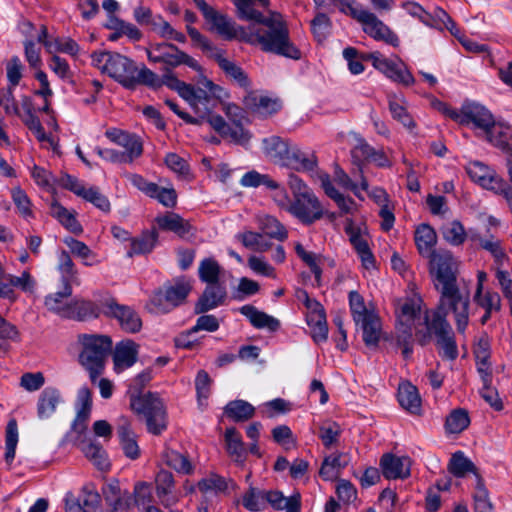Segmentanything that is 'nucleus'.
<instances>
[{
    "label": "nucleus",
    "mask_w": 512,
    "mask_h": 512,
    "mask_svg": "<svg viewBox=\"0 0 512 512\" xmlns=\"http://www.w3.org/2000/svg\"><path fill=\"white\" fill-rule=\"evenodd\" d=\"M430 259V272L441 292L437 309H449L455 316L457 330L464 333L469 320L468 295H462L456 285L457 262L448 251H440Z\"/></svg>",
    "instance_id": "nucleus-1"
},
{
    "label": "nucleus",
    "mask_w": 512,
    "mask_h": 512,
    "mask_svg": "<svg viewBox=\"0 0 512 512\" xmlns=\"http://www.w3.org/2000/svg\"><path fill=\"white\" fill-rule=\"evenodd\" d=\"M240 40L258 45L264 52L298 60L300 50L291 41L289 29L281 14L270 12L260 23L240 29Z\"/></svg>",
    "instance_id": "nucleus-2"
},
{
    "label": "nucleus",
    "mask_w": 512,
    "mask_h": 512,
    "mask_svg": "<svg viewBox=\"0 0 512 512\" xmlns=\"http://www.w3.org/2000/svg\"><path fill=\"white\" fill-rule=\"evenodd\" d=\"M155 78L153 84L144 85L153 89L165 85L171 90L176 91L190 105L193 111L196 114H200L202 118L208 115L213 107V98H228V93L225 89L207 78H203L197 88L179 80L171 69H165L161 77L155 73Z\"/></svg>",
    "instance_id": "nucleus-3"
},
{
    "label": "nucleus",
    "mask_w": 512,
    "mask_h": 512,
    "mask_svg": "<svg viewBox=\"0 0 512 512\" xmlns=\"http://www.w3.org/2000/svg\"><path fill=\"white\" fill-rule=\"evenodd\" d=\"M91 64L130 90L139 85L153 84L156 79L155 72L145 65L138 67L132 59L116 52L96 51L91 55Z\"/></svg>",
    "instance_id": "nucleus-4"
},
{
    "label": "nucleus",
    "mask_w": 512,
    "mask_h": 512,
    "mask_svg": "<svg viewBox=\"0 0 512 512\" xmlns=\"http://www.w3.org/2000/svg\"><path fill=\"white\" fill-rule=\"evenodd\" d=\"M334 9L350 16L362 27L369 37L376 41H383L393 47L398 46V36L378 16L360 4L357 0H333Z\"/></svg>",
    "instance_id": "nucleus-5"
},
{
    "label": "nucleus",
    "mask_w": 512,
    "mask_h": 512,
    "mask_svg": "<svg viewBox=\"0 0 512 512\" xmlns=\"http://www.w3.org/2000/svg\"><path fill=\"white\" fill-rule=\"evenodd\" d=\"M449 309L426 310L423 316L424 329H417L416 336L420 344L425 345L434 335L442 350V354L448 359L457 357V347L450 324L446 320Z\"/></svg>",
    "instance_id": "nucleus-6"
},
{
    "label": "nucleus",
    "mask_w": 512,
    "mask_h": 512,
    "mask_svg": "<svg viewBox=\"0 0 512 512\" xmlns=\"http://www.w3.org/2000/svg\"><path fill=\"white\" fill-rule=\"evenodd\" d=\"M287 185L292 193L288 213L303 224H312L323 216V207L318 197L296 174L290 173Z\"/></svg>",
    "instance_id": "nucleus-7"
},
{
    "label": "nucleus",
    "mask_w": 512,
    "mask_h": 512,
    "mask_svg": "<svg viewBox=\"0 0 512 512\" xmlns=\"http://www.w3.org/2000/svg\"><path fill=\"white\" fill-rule=\"evenodd\" d=\"M421 305V298L413 296L400 301L396 307L397 343L402 347L404 358H409L412 354L413 332L424 329Z\"/></svg>",
    "instance_id": "nucleus-8"
},
{
    "label": "nucleus",
    "mask_w": 512,
    "mask_h": 512,
    "mask_svg": "<svg viewBox=\"0 0 512 512\" xmlns=\"http://www.w3.org/2000/svg\"><path fill=\"white\" fill-rule=\"evenodd\" d=\"M79 342L82 345L79 361L94 382L103 371L105 359L112 350V340L105 335L83 334Z\"/></svg>",
    "instance_id": "nucleus-9"
},
{
    "label": "nucleus",
    "mask_w": 512,
    "mask_h": 512,
    "mask_svg": "<svg viewBox=\"0 0 512 512\" xmlns=\"http://www.w3.org/2000/svg\"><path fill=\"white\" fill-rule=\"evenodd\" d=\"M131 409L145 419L150 433L159 435L167 427L166 409L162 400L152 393L130 398Z\"/></svg>",
    "instance_id": "nucleus-10"
},
{
    "label": "nucleus",
    "mask_w": 512,
    "mask_h": 512,
    "mask_svg": "<svg viewBox=\"0 0 512 512\" xmlns=\"http://www.w3.org/2000/svg\"><path fill=\"white\" fill-rule=\"evenodd\" d=\"M192 290V280L187 277H179L156 291L151 299V311L155 313H167L181 305Z\"/></svg>",
    "instance_id": "nucleus-11"
},
{
    "label": "nucleus",
    "mask_w": 512,
    "mask_h": 512,
    "mask_svg": "<svg viewBox=\"0 0 512 512\" xmlns=\"http://www.w3.org/2000/svg\"><path fill=\"white\" fill-rule=\"evenodd\" d=\"M146 51L150 62L163 63L167 66L166 69L175 68L182 64L196 71L201 69L197 60L170 43H151Z\"/></svg>",
    "instance_id": "nucleus-12"
},
{
    "label": "nucleus",
    "mask_w": 512,
    "mask_h": 512,
    "mask_svg": "<svg viewBox=\"0 0 512 512\" xmlns=\"http://www.w3.org/2000/svg\"><path fill=\"white\" fill-rule=\"evenodd\" d=\"M368 59L375 69L383 73L390 80L404 86H410L415 83L413 75L400 58L396 56L387 58L380 52H372L369 54Z\"/></svg>",
    "instance_id": "nucleus-13"
},
{
    "label": "nucleus",
    "mask_w": 512,
    "mask_h": 512,
    "mask_svg": "<svg viewBox=\"0 0 512 512\" xmlns=\"http://www.w3.org/2000/svg\"><path fill=\"white\" fill-rule=\"evenodd\" d=\"M195 2L197 7L202 12L205 20L211 25L212 30L216 31L226 40H231L234 38L240 39V29H244L243 27L237 26L231 18L216 11L204 0H195Z\"/></svg>",
    "instance_id": "nucleus-14"
},
{
    "label": "nucleus",
    "mask_w": 512,
    "mask_h": 512,
    "mask_svg": "<svg viewBox=\"0 0 512 512\" xmlns=\"http://www.w3.org/2000/svg\"><path fill=\"white\" fill-rule=\"evenodd\" d=\"M493 120L492 113L477 102L466 101L461 106V125L471 126L483 134L492 125Z\"/></svg>",
    "instance_id": "nucleus-15"
},
{
    "label": "nucleus",
    "mask_w": 512,
    "mask_h": 512,
    "mask_svg": "<svg viewBox=\"0 0 512 512\" xmlns=\"http://www.w3.org/2000/svg\"><path fill=\"white\" fill-rule=\"evenodd\" d=\"M466 172L472 181L481 187L499 193L507 184L491 167L480 161H472L466 165Z\"/></svg>",
    "instance_id": "nucleus-16"
},
{
    "label": "nucleus",
    "mask_w": 512,
    "mask_h": 512,
    "mask_svg": "<svg viewBox=\"0 0 512 512\" xmlns=\"http://www.w3.org/2000/svg\"><path fill=\"white\" fill-rule=\"evenodd\" d=\"M105 136L111 142L125 149L122 155L126 163H132L143 153L142 141L135 134L117 128H110L106 130Z\"/></svg>",
    "instance_id": "nucleus-17"
},
{
    "label": "nucleus",
    "mask_w": 512,
    "mask_h": 512,
    "mask_svg": "<svg viewBox=\"0 0 512 512\" xmlns=\"http://www.w3.org/2000/svg\"><path fill=\"white\" fill-rule=\"evenodd\" d=\"M245 107L260 117L267 118L282 109V101L278 97H272L256 92H250L244 97Z\"/></svg>",
    "instance_id": "nucleus-18"
},
{
    "label": "nucleus",
    "mask_w": 512,
    "mask_h": 512,
    "mask_svg": "<svg viewBox=\"0 0 512 512\" xmlns=\"http://www.w3.org/2000/svg\"><path fill=\"white\" fill-rule=\"evenodd\" d=\"M308 303L306 322L311 337L316 343L325 342L328 337V326L324 308L319 302L308 301Z\"/></svg>",
    "instance_id": "nucleus-19"
},
{
    "label": "nucleus",
    "mask_w": 512,
    "mask_h": 512,
    "mask_svg": "<svg viewBox=\"0 0 512 512\" xmlns=\"http://www.w3.org/2000/svg\"><path fill=\"white\" fill-rule=\"evenodd\" d=\"M235 487L236 484L234 481L215 473L207 475L197 483V488L205 501L220 495H227L231 490H234Z\"/></svg>",
    "instance_id": "nucleus-20"
},
{
    "label": "nucleus",
    "mask_w": 512,
    "mask_h": 512,
    "mask_svg": "<svg viewBox=\"0 0 512 512\" xmlns=\"http://www.w3.org/2000/svg\"><path fill=\"white\" fill-rule=\"evenodd\" d=\"M139 354V345L132 340H122L115 345L113 351V364L114 371L121 373L124 370L132 367Z\"/></svg>",
    "instance_id": "nucleus-21"
},
{
    "label": "nucleus",
    "mask_w": 512,
    "mask_h": 512,
    "mask_svg": "<svg viewBox=\"0 0 512 512\" xmlns=\"http://www.w3.org/2000/svg\"><path fill=\"white\" fill-rule=\"evenodd\" d=\"M380 466L386 479H405L410 476L411 459L407 456L385 454L381 458Z\"/></svg>",
    "instance_id": "nucleus-22"
},
{
    "label": "nucleus",
    "mask_w": 512,
    "mask_h": 512,
    "mask_svg": "<svg viewBox=\"0 0 512 512\" xmlns=\"http://www.w3.org/2000/svg\"><path fill=\"white\" fill-rule=\"evenodd\" d=\"M291 143L288 139L272 135L262 140V150L272 163L283 166Z\"/></svg>",
    "instance_id": "nucleus-23"
},
{
    "label": "nucleus",
    "mask_w": 512,
    "mask_h": 512,
    "mask_svg": "<svg viewBox=\"0 0 512 512\" xmlns=\"http://www.w3.org/2000/svg\"><path fill=\"white\" fill-rule=\"evenodd\" d=\"M227 293L223 286L218 284L207 285L201 297L195 304V313L201 314L224 304Z\"/></svg>",
    "instance_id": "nucleus-24"
},
{
    "label": "nucleus",
    "mask_w": 512,
    "mask_h": 512,
    "mask_svg": "<svg viewBox=\"0 0 512 512\" xmlns=\"http://www.w3.org/2000/svg\"><path fill=\"white\" fill-rule=\"evenodd\" d=\"M107 314L115 317L121 328L129 333L138 332L142 322L138 314L129 307L110 303L107 306Z\"/></svg>",
    "instance_id": "nucleus-25"
},
{
    "label": "nucleus",
    "mask_w": 512,
    "mask_h": 512,
    "mask_svg": "<svg viewBox=\"0 0 512 512\" xmlns=\"http://www.w3.org/2000/svg\"><path fill=\"white\" fill-rule=\"evenodd\" d=\"M317 164L316 157L302 151L298 145L291 143L288 155L282 167L296 171H312Z\"/></svg>",
    "instance_id": "nucleus-26"
},
{
    "label": "nucleus",
    "mask_w": 512,
    "mask_h": 512,
    "mask_svg": "<svg viewBox=\"0 0 512 512\" xmlns=\"http://www.w3.org/2000/svg\"><path fill=\"white\" fill-rule=\"evenodd\" d=\"M173 475L166 470H161L156 476V491L162 505L171 507L179 501L177 494L173 493Z\"/></svg>",
    "instance_id": "nucleus-27"
},
{
    "label": "nucleus",
    "mask_w": 512,
    "mask_h": 512,
    "mask_svg": "<svg viewBox=\"0 0 512 512\" xmlns=\"http://www.w3.org/2000/svg\"><path fill=\"white\" fill-rule=\"evenodd\" d=\"M105 27L114 31L110 36V41H116L122 36H127L132 41H139L142 37L140 30L132 23L125 22L124 20L110 15Z\"/></svg>",
    "instance_id": "nucleus-28"
},
{
    "label": "nucleus",
    "mask_w": 512,
    "mask_h": 512,
    "mask_svg": "<svg viewBox=\"0 0 512 512\" xmlns=\"http://www.w3.org/2000/svg\"><path fill=\"white\" fill-rule=\"evenodd\" d=\"M398 401L403 409L411 414L419 415L421 412V398L416 386L410 382H402L398 387Z\"/></svg>",
    "instance_id": "nucleus-29"
},
{
    "label": "nucleus",
    "mask_w": 512,
    "mask_h": 512,
    "mask_svg": "<svg viewBox=\"0 0 512 512\" xmlns=\"http://www.w3.org/2000/svg\"><path fill=\"white\" fill-rule=\"evenodd\" d=\"M414 238L417 249L423 257L430 258L438 253L434 251L437 242L436 232L428 224L418 226L415 230Z\"/></svg>",
    "instance_id": "nucleus-30"
},
{
    "label": "nucleus",
    "mask_w": 512,
    "mask_h": 512,
    "mask_svg": "<svg viewBox=\"0 0 512 512\" xmlns=\"http://www.w3.org/2000/svg\"><path fill=\"white\" fill-rule=\"evenodd\" d=\"M71 295L72 287L63 285V289L61 291L46 296L44 302L45 306L49 311L59 315L62 318H66V316L70 315L69 306L71 301H69V298Z\"/></svg>",
    "instance_id": "nucleus-31"
},
{
    "label": "nucleus",
    "mask_w": 512,
    "mask_h": 512,
    "mask_svg": "<svg viewBox=\"0 0 512 512\" xmlns=\"http://www.w3.org/2000/svg\"><path fill=\"white\" fill-rule=\"evenodd\" d=\"M485 139L492 145L506 150L512 143V127L503 122L492 121V125L486 130Z\"/></svg>",
    "instance_id": "nucleus-32"
},
{
    "label": "nucleus",
    "mask_w": 512,
    "mask_h": 512,
    "mask_svg": "<svg viewBox=\"0 0 512 512\" xmlns=\"http://www.w3.org/2000/svg\"><path fill=\"white\" fill-rule=\"evenodd\" d=\"M239 311L257 329L276 331L280 327V322L276 318L266 314L265 312L259 311L252 305H244L239 309Z\"/></svg>",
    "instance_id": "nucleus-33"
},
{
    "label": "nucleus",
    "mask_w": 512,
    "mask_h": 512,
    "mask_svg": "<svg viewBox=\"0 0 512 512\" xmlns=\"http://www.w3.org/2000/svg\"><path fill=\"white\" fill-rule=\"evenodd\" d=\"M266 500L274 509L285 512H299L301 509V496L294 493L289 497L280 491H266Z\"/></svg>",
    "instance_id": "nucleus-34"
},
{
    "label": "nucleus",
    "mask_w": 512,
    "mask_h": 512,
    "mask_svg": "<svg viewBox=\"0 0 512 512\" xmlns=\"http://www.w3.org/2000/svg\"><path fill=\"white\" fill-rule=\"evenodd\" d=\"M118 435L124 454L132 460L137 459L140 455V449L136 435L126 418H122V423L118 426Z\"/></svg>",
    "instance_id": "nucleus-35"
},
{
    "label": "nucleus",
    "mask_w": 512,
    "mask_h": 512,
    "mask_svg": "<svg viewBox=\"0 0 512 512\" xmlns=\"http://www.w3.org/2000/svg\"><path fill=\"white\" fill-rule=\"evenodd\" d=\"M79 448L84 456L101 471H107L110 468V462L106 451L101 445L94 441H83Z\"/></svg>",
    "instance_id": "nucleus-36"
},
{
    "label": "nucleus",
    "mask_w": 512,
    "mask_h": 512,
    "mask_svg": "<svg viewBox=\"0 0 512 512\" xmlns=\"http://www.w3.org/2000/svg\"><path fill=\"white\" fill-rule=\"evenodd\" d=\"M61 401L60 392L51 387L45 388L38 400L37 413L41 419H47L54 414Z\"/></svg>",
    "instance_id": "nucleus-37"
},
{
    "label": "nucleus",
    "mask_w": 512,
    "mask_h": 512,
    "mask_svg": "<svg viewBox=\"0 0 512 512\" xmlns=\"http://www.w3.org/2000/svg\"><path fill=\"white\" fill-rule=\"evenodd\" d=\"M447 468L448 471L457 478H463L468 473H473L477 479L480 478L474 463L466 457L462 451H457L452 454Z\"/></svg>",
    "instance_id": "nucleus-38"
},
{
    "label": "nucleus",
    "mask_w": 512,
    "mask_h": 512,
    "mask_svg": "<svg viewBox=\"0 0 512 512\" xmlns=\"http://www.w3.org/2000/svg\"><path fill=\"white\" fill-rule=\"evenodd\" d=\"M50 214L70 232L74 234L82 233V226L77 221L75 214L63 207L59 202L53 201L51 203Z\"/></svg>",
    "instance_id": "nucleus-39"
},
{
    "label": "nucleus",
    "mask_w": 512,
    "mask_h": 512,
    "mask_svg": "<svg viewBox=\"0 0 512 512\" xmlns=\"http://www.w3.org/2000/svg\"><path fill=\"white\" fill-rule=\"evenodd\" d=\"M363 332V341L367 346H376L381 336V323L378 315L368 314V317L358 325Z\"/></svg>",
    "instance_id": "nucleus-40"
},
{
    "label": "nucleus",
    "mask_w": 512,
    "mask_h": 512,
    "mask_svg": "<svg viewBox=\"0 0 512 512\" xmlns=\"http://www.w3.org/2000/svg\"><path fill=\"white\" fill-rule=\"evenodd\" d=\"M58 270L61 274V281L63 285H80V279L78 272L75 268L69 253L67 251H61L58 255Z\"/></svg>",
    "instance_id": "nucleus-41"
},
{
    "label": "nucleus",
    "mask_w": 512,
    "mask_h": 512,
    "mask_svg": "<svg viewBox=\"0 0 512 512\" xmlns=\"http://www.w3.org/2000/svg\"><path fill=\"white\" fill-rule=\"evenodd\" d=\"M226 449L230 457L237 463H243L246 456L244 443L240 433L235 428H227L225 431Z\"/></svg>",
    "instance_id": "nucleus-42"
},
{
    "label": "nucleus",
    "mask_w": 512,
    "mask_h": 512,
    "mask_svg": "<svg viewBox=\"0 0 512 512\" xmlns=\"http://www.w3.org/2000/svg\"><path fill=\"white\" fill-rule=\"evenodd\" d=\"M474 300L479 307L485 310L480 320L482 324H485L490 319L493 312H498L501 308V298L497 292L487 291L479 294L476 292Z\"/></svg>",
    "instance_id": "nucleus-43"
},
{
    "label": "nucleus",
    "mask_w": 512,
    "mask_h": 512,
    "mask_svg": "<svg viewBox=\"0 0 512 512\" xmlns=\"http://www.w3.org/2000/svg\"><path fill=\"white\" fill-rule=\"evenodd\" d=\"M223 269L213 257H207L200 261L198 267L199 279L207 285L218 284Z\"/></svg>",
    "instance_id": "nucleus-44"
},
{
    "label": "nucleus",
    "mask_w": 512,
    "mask_h": 512,
    "mask_svg": "<svg viewBox=\"0 0 512 512\" xmlns=\"http://www.w3.org/2000/svg\"><path fill=\"white\" fill-rule=\"evenodd\" d=\"M217 63L219 67L224 71L226 76L232 79L238 86L245 89L250 86V81L247 74L235 62L225 58L222 55H218Z\"/></svg>",
    "instance_id": "nucleus-45"
},
{
    "label": "nucleus",
    "mask_w": 512,
    "mask_h": 512,
    "mask_svg": "<svg viewBox=\"0 0 512 512\" xmlns=\"http://www.w3.org/2000/svg\"><path fill=\"white\" fill-rule=\"evenodd\" d=\"M227 417L235 422H244L254 416L255 408L245 400H233L227 403L224 408Z\"/></svg>",
    "instance_id": "nucleus-46"
},
{
    "label": "nucleus",
    "mask_w": 512,
    "mask_h": 512,
    "mask_svg": "<svg viewBox=\"0 0 512 512\" xmlns=\"http://www.w3.org/2000/svg\"><path fill=\"white\" fill-rule=\"evenodd\" d=\"M158 239V233L156 230L146 231L138 238L131 239L130 249L127 252L128 257L134 255L145 254L151 252Z\"/></svg>",
    "instance_id": "nucleus-47"
},
{
    "label": "nucleus",
    "mask_w": 512,
    "mask_h": 512,
    "mask_svg": "<svg viewBox=\"0 0 512 512\" xmlns=\"http://www.w3.org/2000/svg\"><path fill=\"white\" fill-rule=\"evenodd\" d=\"M258 224L262 233L270 238L284 241L288 237L286 228L271 215L259 216Z\"/></svg>",
    "instance_id": "nucleus-48"
},
{
    "label": "nucleus",
    "mask_w": 512,
    "mask_h": 512,
    "mask_svg": "<svg viewBox=\"0 0 512 512\" xmlns=\"http://www.w3.org/2000/svg\"><path fill=\"white\" fill-rule=\"evenodd\" d=\"M334 180L343 188L351 190L360 200L364 199L362 191H367L368 189V182L364 176H361V181L357 184L351 180L342 168L336 166L334 170Z\"/></svg>",
    "instance_id": "nucleus-49"
},
{
    "label": "nucleus",
    "mask_w": 512,
    "mask_h": 512,
    "mask_svg": "<svg viewBox=\"0 0 512 512\" xmlns=\"http://www.w3.org/2000/svg\"><path fill=\"white\" fill-rule=\"evenodd\" d=\"M389 110L392 117L399 121L409 131H413L416 128V123L408 113L404 100L396 96L389 98Z\"/></svg>",
    "instance_id": "nucleus-50"
},
{
    "label": "nucleus",
    "mask_w": 512,
    "mask_h": 512,
    "mask_svg": "<svg viewBox=\"0 0 512 512\" xmlns=\"http://www.w3.org/2000/svg\"><path fill=\"white\" fill-rule=\"evenodd\" d=\"M150 28L153 32L164 39L174 40L179 43H184L186 37L183 33L176 31L162 16H154L151 20Z\"/></svg>",
    "instance_id": "nucleus-51"
},
{
    "label": "nucleus",
    "mask_w": 512,
    "mask_h": 512,
    "mask_svg": "<svg viewBox=\"0 0 512 512\" xmlns=\"http://www.w3.org/2000/svg\"><path fill=\"white\" fill-rule=\"evenodd\" d=\"M341 458V454H331L324 458L319 471L323 480L332 481L338 477L341 469L346 466V462H343Z\"/></svg>",
    "instance_id": "nucleus-52"
},
{
    "label": "nucleus",
    "mask_w": 512,
    "mask_h": 512,
    "mask_svg": "<svg viewBox=\"0 0 512 512\" xmlns=\"http://www.w3.org/2000/svg\"><path fill=\"white\" fill-rule=\"evenodd\" d=\"M237 8L238 17L240 19L253 21L254 24L260 23L266 16L254 8L257 3L264 7L259 0H232Z\"/></svg>",
    "instance_id": "nucleus-53"
},
{
    "label": "nucleus",
    "mask_w": 512,
    "mask_h": 512,
    "mask_svg": "<svg viewBox=\"0 0 512 512\" xmlns=\"http://www.w3.org/2000/svg\"><path fill=\"white\" fill-rule=\"evenodd\" d=\"M156 221L161 229L172 231L180 236H184L189 231L188 223L175 213H168L164 216H160Z\"/></svg>",
    "instance_id": "nucleus-54"
},
{
    "label": "nucleus",
    "mask_w": 512,
    "mask_h": 512,
    "mask_svg": "<svg viewBox=\"0 0 512 512\" xmlns=\"http://www.w3.org/2000/svg\"><path fill=\"white\" fill-rule=\"evenodd\" d=\"M237 237L246 248L256 252H265L272 246L271 242L265 238L263 233L246 231L239 234Z\"/></svg>",
    "instance_id": "nucleus-55"
},
{
    "label": "nucleus",
    "mask_w": 512,
    "mask_h": 512,
    "mask_svg": "<svg viewBox=\"0 0 512 512\" xmlns=\"http://www.w3.org/2000/svg\"><path fill=\"white\" fill-rule=\"evenodd\" d=\"M349 305L356 325H359L360 321L367 318L368 314L376 313L373 308L365 304L364 298L357 291H351L349 293Z\"/></svg>",
    "instance_id": "nucleus-56"
},
{
    "label": "nucleus",
    "mask_w": 512,
    "mask_h": 512,
    "mask_svg": "<svg viewBox=\"0 0 512 512\" xmlns=\"http://www.w3.org/2000/svg\"><path fill=\"white\" fill-rule=\"evenodd\" d=\"M63 242L70 249V252L83 260V264L86 266H92L97 261H92L95 257L93 251L82 241H79L73 237H66Z\"/></svg>",
    "instance_id": "nucleus-57"
},
{
    "label": "nucleus",
    "mask_w": 512,
    "mask_h": 512,
    "mask_svg": "<svg viewBox=\"0 0 512 512\" xmlns=\"http://www.w3.org/2000/svg\"><path fill=\"white\" fill-rule=\"evenodd\" d=\"M68 319L83 321L97 316V309L89 301H71Z\"/></svg>",
    "instance_id": "nucleus-58"
},
{
    "label": "nucleus",
    "mask_w": 512,
    "mask_h": 512,
    "mask_svg": "<svg viewBox=\"0 0 512 512\" xmlns=\"http://www.w3.org/2000/svg\"><path fill=\"white\" fill-rule=\"evenodd\" d=\"M444 239L451 245L458 246L466 240V231L458 220L451 221L442 227Z\"/></svg>",
    "instance_id": "nucleus-59"
},
{
    "label": "nucleus",
    "mask_w": 512,
    "mask_h": 512,
    "mask_svg": "<svg viewBox=\"0 0 512 512\" xmlns=\"http://www.w3.org/2000/svg\"><path fill=\"white\" fill-rule=\"evenodd\" d=\"M294 249L297 256L310 268L311 272L315 276V280L319 284L322 274V270L319 266V255L307 251L299 242L294 244Z\"/></svg>",
    "instance_id": "nucleus-60"
},
{
    "label": "nucleus",
    "mask_w": 512,
    "mask_h": 512,
    "mask_svg": "<svg viewBox=\"0 0 512 512\" xmlns=\"http://www.w3.org/2000/svg\"><path fill=\"white\" fill-rule=\"evenodd\" d=\"M240 184L243 187L251 188H256L261 185L265 186L266 188L277 187V181L273 180L269 175L261 174L256 170L245 173L240 180Z\"/></svg>",
    "instance_id": "nucleus-61"
},
{
    "label": "nucleus",
    "mask_w": 512,
    "mask_h": 512,
    "mask_svg": "<svg viewBox=\"0 0 512 512\" xmlns=\"http://www.w3.org/2000/svg\"><path fill=\"white\" fill-rule=\"evenodd\" d=\"M311 31L314 37L319 41H323L329 35L332 22L329 16L319 11L316 13L315 17L311 20Z\"/></svg>",
    "instance_id": "nucleus-62"
},
{
    "label": "nucleus",
    "mask_w": 512,
    "mask_h": 512,
    "mask_svg": "<svg viewBox=\"0 0 512 512\" xmlns=\"http://www.w3.org/2000/svg\"><path fill=\"white\" fill-rule=\"evenodd\" d=\"M470 423L468 413L462 409H456L446 418L445 427L449 433H460Z\"/></svg>",
    "instance_id": "nucleus-63"
},
{
    "label": "nucleus",
    "mask_w": 512,
    "mask_h": 512,
    "mask_svg": "<svg viewBox=\"0 0 512 512\" xmlns=\"http://www.w3.org/2000/svg\"><path fill=\"white\" fill-rule=\"evenodd\" d=\"M164 461L169 467L180 473L189 474L192 471V465L187 457L175 450H167L164 454Z\"/></svg>",
    "instance_id": "nucleus-64"
}]
</instances>
